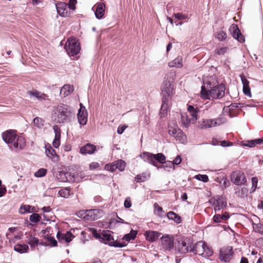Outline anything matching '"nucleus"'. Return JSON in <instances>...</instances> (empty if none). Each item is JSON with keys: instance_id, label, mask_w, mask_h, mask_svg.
I'll use <instances>...</instances> for the list:
<instances>
[{"instance_id": "1", "label": "nucleus", "mask_w": 263, "mask_h": 263, "mask_svg": "<svg viewBox=\"0 0 263 263\" xmlns=\"http://www.w3.org/2000/svg\"><path fill=\"white\" fill-rule=\"evenodd\" d=\"M74 114L71 108L65 104H60L54 107L52 118L57 123H65L70 121Z\"/></svg>"}, {"instance_id": "2", "label": "nucleus", "mask_w": 263, "mask_h": 263, "mask_svg": "<svg viewBox=\"0 0 263 263\" xmlns=\"http://www.w3.org/2000/svg\"><path fill=\"white\" fill-rule=\"evenodd\" d=\"M3 140L8 144H11L15 149H22L26 145L25 139L18 136L15 130L9 129L2 134Z\"/></svg>"}, {"instance_id": "3", "label": "nucleus", "mask_w": 263, "mask_h": 263, "mask_svg": "<svg viewBox=\"0 0 263 263\" xmlns=\"http://www.w3.org/2000/svg\"><path fill=\"white\" fill-rule=\"evenodd\" d=\"M90 231L96 239H98L101 242L105 244H108L110 246L119 248L125 247L126 245L124 242L122 243L115 241L111 234V231H103L102 233L99 234L97 233V230L94 228L90 229Z\"/></svg>"}, {"instance_id": "4", "label": "nucleus", "mask_w": 263, "mask_h": 263, "mask_svg": "<svg viewBox=\"0 0 263 263\" xmlns=\"http://www.w3.org/2000/svg\"><path fill=\"white\" fill-rule=\"evenodd\" d=\"M226 87L225 86L221 84L210 89L209 91H204L203 90L201 91V96L202 98L204 99H219L224 97L225 94Z\"/></svg>"}, {"instance_id": "5", "label": "nucleus", "mask_w": 263, "mask_h": 263, "mask_svg": "<svg viewBox=\"0 0 263 263\" xmlns=\"http://www.w3.org/2000/svg\"><path fill=\"white\" fill-rule=\"evenodd\" d=\"M174 86L173 82L165 80L161 86L162 98V104L161 109L166 108L169 100L173 95Z\"/></svg>"}, {"instance_id": "6", "label": "nucleus", "mask_w": 263, "mask_h": 263, "mask_svg": "<svg viewBox=\"0 0 263 263\" xmlns=\"http://www.w3.org/2000/svg\"><path fill=\"white\" fill-rule=\"evenodd\" d=\"M168 128V134L174 137L176 140L179 141L182 143H184L186 141V135L178 128L176 121L174 120L169 122Z\"/></svg>"}, {"instance_id": "7", "label": "nucleus", "mask_w": 263, "mask_h": 263, "mask_svg": "<svg viewBox=\"0 0 263 263\" xmlns=\"http://www.w3.org/2000/svg\"><path fill=\"white\" fill-rule=\"evenodd\" d=\"M65 48L69 55L73 56L80 51V44L76 38L70 37L67 40Z\"/></svg>"}, {"instance_id": "8", "label": "nucleus", "mask_w": 263, "mask_h": 263, "mask_svg": "<svg viewBox=\"0 0 263 263\" xmlns=\"http://www.w3.org/2000/svg\"><path fill=\"white\" fill-rule=\"evenodd\" d=\"M78 216L85 220H95L100 217V212L97 209L81 211L79 212Z\"/></svg>"}, {"instance_id": "9", "label": "nucleus", "mask_w": 263, "mask_h": 263, "mask_svg": "<svg viewBox=\"0 0 263 263\" xmlns=\"http://www.w3.org/2000/svg\"><path fill=\"white\" fill-rule=\"evenodd\" d=\"M191 248V243L187 238L180 237L177 239V248L181 253H186ZM192 251V249H190Z\"/></svg>"}, {"instance_id": "10", "label": "nucleus", "mask_w": 263, "mask_h": 263, "mask_svg": "<svg viewBox=\"0 0 263 263\" xmlns=\"http://www.w3.org/2000/svg\"><path fill=\"white\" fill-rule=\"evenodd\" d=\"M231 181L236 185H241L245 184L247 179L243 172L240 171H235L231 174Z\"/></svg>"}, {"instance_id": "11", "label": "nucleus", "mask_w": 263, "mask_h": 263, "mask_svg": "<svg viewBox=\"0 0 263 263\" xmlns=\"http://www.w3.org/2000/svg\"><path fill=\"white\" fill-rule=\"evenodd\" d=\"M203 85L201 87V91L204 90V91H209L210 89L217 86L218 81L215 77H206L203 78Z\"/></svg>"}, {"instance_id": "12", "label": "nucleus", "mask_w": 263, "mask_h": 263, "mask_svg": "<svg viewBox=\"0 0 263 263\" xmlns=\"http://www.w3.org/2000/svg\"><path fill=\"white\" fill-rule=\"evenodd\" d=\"M232 248L230 246L224 247L220 250L219 259L221 261L228 262L232 259Z\"/></svg>"}, {"instance_id": "13", "label": "nucleus", "mask_w": 263, "mask_h": 263, "mask_svg": "<svg viewBox=\"0 0 263 263\" xmlns=\"http://www.w3.org/2000/svg\"><path fill=\"white\" fill-rule=\"evenodd\" d=\"M195 249L199 254L204 253L208 256H211L213 254V251L203 241L198 242L195 245Z\"/></svg>"}, {"instance_id": "14", "label": "nucleus", "mask_w": 263, "mask_h": 263, "mask_svg": "<svg viewBox=\"0 0 263 263\" xmlns=\"http://www.w3.org/2000/svg\"><path fill=\"white\" fill-rule=\"evenodd\" d=\"M174 241V237L167 234L163 236L160 239L162 247L166 250H171L173 248Z\"/></svg>"}, {"instance_id": "15", "label": "nucleus", "mask_w": 263, "mask_h": 263, "mask_svg": "<svg viewBox=\"0 0 263 263\" xmlns=\"http://www.w3.org/2000/svg\"><path fill=\"white\" fill-rule=\"evenodd\" d=\"M227 202L226 198L222 196H217L214 198L213 205L215 212L219 211L226 208Z\"/></svg>"}, {"instance_id": "16", "label": "nucleus", "mask_w": 263, "mask_h": 263, "mask_svg": "<svg viewBox=\"0 0 263 263\" xmlns=\"http://www.w3.org/2000/svg\"><path fill=\"white\" fill-rule=\"evenodd\" d=\"M229 31L232 36L234 39H237L239 42L243 43L245 42V37L241 33L237 25H231L229 28Z\"/></svg>"}, {"instance_id": "17", "label": "nucleus", "mask_w": 263, "mask_h": 263, "mask_svg": "<svg viewBox=\"0 0 263 263\" xmlns=\"http://www.w3.org/2000/svg\"><path fill=\"white\" fill-rule=\"evenodd\" d=\"M78 120L81 125L86 124L87 122V111L82 104H80V107L79 110L78 115Z\"/></svg>"}, {"instance_id": "18", "label": "nucleus", "mask_w": 263, "mask_h": 263, "mask_svg": "<svg viewBox=\"0 0 263 263\" xmlns=\"http://www.w3.org/2000/svg\"><path fill=\"white\" fill-rule=\"evenodd\" d=\"M92 9L95 11L96 17L98 19H101L104 15L105 5L103 3H98L93 7Z\"/></svg>"}, {"instance_id": "19", "label": "nucleus", "mask_w": 263, "mask_h": 263, "mask_svg": "<svg viewBox=\"0 0 263 263\" xmlns=\"http://www.w3.org/2000/svg\"><path fill=\"white\" fill-rule=\"evenodd\" d=\"M58 13L62 16H66L68 14L67 4L63 2H59L55 4Z\"/></svg>"}, {"instance_id": "20", "label": "nucleus", "mask_w": 263, "mask_h": 263, "mask_svg": "<svg viewBox=\"0 0 263 263\" xmlns=\"http://www.w3.org/2000/svg\"><path fill=\"white\" fill-rule=\"evenodd\" d=\"M57 237L59 241H64L66 242H69L74 237V236L70 232H67L66 233H61L58 232Z\"/></svg>"}, {"instance_id": "21", "label": "nucleus", "mask_w": 263, "mask_h": 263, "mask_svg": "<svg viewBox=\"0 0 263 263\" xmlns=\"http://www.w3.org/2000/svg\"><path fill=\"white\" fill-rule=\"evenodd\" d=\"M53 129L55 134V137L52 142V145L54 148H58L60 145L61 130L57 125L54 126Z\"/></svg>"}, {"instance_id": "22", "label": "nucleus", "mask_w": 263, "mask_h": 263, "mask_svg": "<svg viewBox=\"0 0 263 263\" xmlns=\"http://www.w3.org/2000/svg\"><path fill=\"white\" fill-rule=\"evenodd\" d=\"M199 128L200 129L210 128L215 127L214 119H203L199 122Z\"/></svg>"}, {"instance_id": "23", "label": "nucleus", "mask_w": 263, "mask_h": 263, "mask_svg": "<svg viewBox=\"0 0 263 263\" xmlns=\"http://www.w3.org/2000/svg\"><path fill=\"white\" fill-rule=\"evenodd\" d=\"M96 150V146L92 144L87 143L82 146L80 148V153L82 154H92Z\"/></svg>"}, {"instance_id": "24", "label": "nucleus", "mask_w": 263, "mask_h": 263, "mask_svg": "<svg viewBox=\"0 0 263 263\" xmlns=\"http://www.w3.org/2000/svg\"><path fill=\"white\" fill-rule=\"evenodd\" d=\"M46 154L47 156L50 158L53 161L57 162L58 160V156L56 154L54 149L51 146V145H46Z\"/></svg>"}, {"instance_id": "25", "label": "nucleus", "mask_w": 263, "mask_h": 263, "mask_svg": "<svg viewBox=\"0 0 263 263\" xmlns=\"http://www.w3.org/2000/svg\"><path fill=\"white\" fill-rule=\"evenodd\" d=\"M140 156L145 162H148L154 166V154L148 152H144Z\"/></svg>"}, {"instance_id": "26", "label": "nucleus", "mask_w": 263, "mask_h": 263, "mask_svg": "<svg viewBox=\"0 0 263 263\" xmlns=\"http://www.w3.org/2000/svg\"><path fill=\"white\" fill-rule=\"evenodd\" d=\"M230 218V216L228 213L225 212L223 214H215L213 218V221L215 222H222L227 220Z\"/></svg>"}, {"instance_id": "27", "label": "nucleus", "mask_w": 263, "mask_h": 263, "mask_svg": "<svg viewBox=\"0 0 263 263\" xmlns=\"http://www.w3.org/2000/svg\"><path fill=\"white\" fill-rule=\"evenodd\" d=\"M241 80L243 84V92L246 96H251V90L249 87V82L243 76H241Z\"/></svg>"}, {"instance_id": "28", "label": "nucleus", "mask_w": 263, "mask_h": 263, "mask_svg": "<svg viewBox=\"0 0 263 263\" xmlns=\"http://www.w3.org/2000/svg\"><path fill=\"white\" fill-rule=\"evenodd\" d=\"M160 235L161 233L156 231L146 232L145 234L146 240L151 242L156 240Z\"/></svg>"}, {"instance_id": "29", "label": "nucleus", "mask_w": 263, "mask_h": 263, "mask_svg": "<svg viewBox=\"0 0 263 263\" xmlns=\"http://www.w3.org/2000/svg\"><path fill=\"white\" fill-rule=\"evenodd\" d=\"M73 91V87L70 85H64L61 89L60 95L62 97L69 96Z\"/></svg>"}, {"instance_id": "30", "label": "nucleus", "mask_w": 263, "mask_h": 263, "mask_svg": "<svg viewBox=\"0 0 263 263\" xmlns=\"http://www.w3.org/2000/svg\"><path fill=\"white\" fill-rule=\"evenodd\" d=\"M182 59V57L178 56L174 60L169 62L168 63V66L170 67L181 68L183 66Z\"/></svg>"}, {"instance_id": "31", "label": "nucleus", "mask_w": 263, "mask_h": 263, "mask_svg": "<svg viewBox=\"0 0 263 263\" xmlns=\"http://www.w3.org/2000/svg\"><path fill=\"white\" fill-rule=\"evenodd\" d=\"M187 110L192 116L193 123H194L197 119L198 110L197 108H195L192 105H189L187 107Z\"/></svg>"}, {"instance_id": "32", "label": "nucleus", "mask_w": 263, "mask_h": 263, "mask_svg": "<svg viewBox=\"0 0 263 263\" xmlns=\"http://www.w3.org/2000/svg\"><path fill=\"white\" fill-rule=\"evenodd\" d=\"M181 116V122L182 125L185 127H189L190 125L191 122H193L192 118L190 119L186 114H182Z\"/></svg>"}, {"instance_id": "33", "label": "nucleus", "mask_w": 263, "mask_h": 263, "mask_svg": "<svg viewBox=\"0 0 263 263\" xmlns=\"http://www.w3.org/2000/svg\"><path fill=\"white\" fill-rule=\"evenodd\" d=\"M28 93L30 96H33L37 99L41 100H46L48 98V96L46 94L41 93V92H39L37 90L29 91Z\"/></svg>"}, {"instance_id": "34", "label": "nucleus", "mask_w": 263, "mask_h": 263, "mask_svg": "<svg viewBox=\"0 0 263 263\" xmlns=\"http://www.w3.org/2000/svg\"><path fill=\"white\" fill-rule=\"evenodd\" d=\"M154 157L155 166H157V161L159 162L161 164H163L165 161V156L162 153H158L157 154H154Z\"/></svg>"}, {"instance_id": "35", "label": "nucleus", "mask_w": 263, "mask_h": 263, "mask_svg": "<svg viewBox=\"0 0 263 263\" xmlns=\"http://www.w3.org/2000/svg\"><path fill=\"white\" fill-rule=\"evenodd\" d=\"M167 217L169 219L174 220L177 223L181 222V217L174 212H169L167 214Z\"/></svg>"}, {"instance_id": "36", "label": "nucleus", "mask_w": 263, "mask_h": 263, "mask_svg": "<svg viewBox=\"0 0 263 263\" xmlns=\"http://www.w3.org/2000/svg\"><path fill=\"white\" fill-rule=\"evenodd\" d=\"M28 246L27 245L17 244L14 246V250L20 253H24L28 251Z\"/></svg>"}, {"instance_id": "37", "label": "nucleus", "mask_w": 263, "mask_h": 263, "mask_svg": "<svg viewBox=\"0 0 263 263\" xmlns=\"http://www.w3.org/2000/svg\"><path fill=\"white\" fill-rule=\"evenodd\" d=\"M181 157L178 155L173 161H167V164H169L170 168H173V169H174V165L179 164L181 162Z\"/></svg>"}, {"instance_id": "38", "label": "nucleus", "mask_w": 263, "mask_h": 263, "mask_svg": "<svg viewBox=\"0 0 263 263\" xmlns=\"http://www.w3.org/2000/svg\"><path fill=\"white\" fill-rule=\"evenodd\" d=\"M59 194L60 196L64 198H68L71 194L70 193V190L68 187L62 189L59 191Z\"/></svg>"}, {"instance_id": "39", "label": "nucleus", "mask_w": 263, "mask_h": 263, "mask_svg": "<svg viewBox=\"0 0 263 263\" xmlns=\"http://www.w3.org/2000/svg\"><path fill=\"white\" fill-rule=\"evenodd\" d=\"M253 230L256 232L258 233L263 235V224L261 223H253Z\"/></svg>"}, {"instance_id": "40", "label": "nucleus", "mask_w": 263, "mask_h": 263, "mask_svg": "<svg viewBox=\"0 0 263 263\" xmlns=\"http://www.w3.org/2000/svg\"><path fill=\"white\" fill-rule=\"evenodd\" d=\"M137 234V231L132 230L129 233L124 235V239H125L126 241H129L131 240H134L136 237Z\"/></svg>"}, {"instance_id": "41", "label": "nucleus", "mask_w": 263, "mask_h": 263, "mask_svg": "<svg viewBox=\"0 0 263 263\" xmlns=\"http://www.w3.org/2000/svg\"><path fill=\"white\" fill-rule=\"evenodd\" d=\"M117 169L120 171H123L125 170L126 163L122 160H118L115 161Z\"/></svg>"}, {"instance_id": "42", "label": "nucleus", "mask_w": 263, "mask_h": 263, "mask_svg": "<svg viewBox=\"0 0 263 263\" xmlns=\"http://www.w3.org/2000/svg\"><path fill=\"white\" fill-rule=\"evenodd\" d=\"M214 124H215V127L219 126L222 124H224L226 122L227 119L226 118L223 117H219L217 118L214 119Z\"/></svg>"}, {"instance_id": "43", "label": "nucleus", "mask_w": 263, "mask_h": 263, "mask_svg": "<svg viewBox=\"0 0 263 263\" xmlns=\"http://www.w3.org/2000/svg\"><path fill=\"white\" fill-rule=\"evenodd\" d=\"M27 242L31 247H34L37 245L39 239L36 237L30 236L27 240Z\"/></svg>"}, {"instance_id": "44", "label": "nucleus", "mask_w": 263, "mask_h": 263, "mask_svg": "<svg viewBox=\"0 0 263 263\" xmlns=\"http://www.w3.org/2000/svg\"><path fill=\"white\" fill-rule=\"evenodd\" d=\"M216 37L219 41H223L226 40L227 37V33L223 31H220L219 32H217L216 34Z\"/></svg>"}, {"instance_id": "45", "label": "nucleus", "mask_w": 263, "mask_h": 263, "mask_svg": "<svg viewBox=\"0 0 263 263\" xmlns=\"http://www.w3.org/2000/svg\"><path fill=\"white\" fill-rule=\"evenodd\" d=\"M34 124L38 128H41L44 125V121L39 117H36L33 120Z\"/></svg>"}, {"instance_id": "46", "label": "nucleus", "mask_w": 263, "mask_h": 263, "mask_svg": "<svg viewBox=\"0 0 263 263\" xmlns=\"http://www.w3.org/2000/svg\"><path fill=\"white\" fill-rule=\"evenodd\" d=\"M258 183V179L256 177L252 178V187L250 190V193H253L256 189Z\"/></svg>"}, {"instance_id": "47", "label": "nucleus", "mask_w": 263, "mask_h": 263, "mask_svg": "<svg viewBox=\"0 0 263 263\" xmlns=\"http://www.w3.org/2000/svg\"><path fill=\"white\" fill-rule=\"evenodd\" d=\"M195 178L203 182H207L209 181V177L206 175L198 174L195 176Z\"/></svg>"}, {"instance_id": "48", "label": "nucleus", "mask_w": 263, "mask_h": 263, "mask_svg": "<svg viewBox=\"0 0 263 263\" xmlns=\"http://www.w3.org/2000/svg\"><path fill=\"white\" fill-rule=\"evenodd\" d=\"M155 207V213L159 216H162L163 210L162 208L158 205L157 203H155L154 204Z\"/></svg>"}, {"instance_id": "49", "label": "nucleus", "mask_w": 263, "mask_h": 263, "mask_svg": "<svg viewBox=\"0 0 263 263\" xmlns=\"http://www.w3.org/2000/svg\"><path fill=\"white\" fill-rule=\"evenodd\" d=\"M47 173V170L45 168H40L34 174V176L36 177H42L44 176Z\"/></svg>"}, {"instance_id": "50", "label": "nucleus", "mask_w": 263, "mask_h": 263, "mask_svg": "<svg viewBox=\"0 0 263 263\" xmlns=\"http://www.w3.org/2000/svg\"><path fill=\"white\" fill-rule=\"evenodd\" d=\"M31 206L29 205H25L22 206L20 209V213L25 214L26 213H31Z\"/></svg>"}, {"instance_id": "51", "label": "nucleus", "mask_w": 263, "mask_h": 263, "mask_svg": "<svg viewBox=\"0 0 263 263\" xmlns=\"http://www.w3.org/2000/svg\"><path fill=\"white\" fill-rule=\"evenodd\" d=\"M41 216L38 214H33L30 216L29 219L32 222L36 223L40 220Z\"/></svg>"}, {"instance_id": "52", "label": "nucleus", "mask_w": 263, "mask_h": 263, "mask_svg": "<svg viewBox=\"0 0 263 263\" xmlns=\"http://www.w3.org/2000/svg\"><path fill=\"white\" fill-rule=\"evenodd\" d=\"M115 161L112 163L107 164L105 165V168L106 170L114 172L116 170H117Z\"/></svg>"}, {"instance_id": "53", "label": "nucleus", "mask_w": 263, "mask_h": 263, "mask_svg": "<svg viewBox=\"0 0 263 263\" xmlns=\"http://www.w3.org/2000/svg\"><path fill=\"white\" fill-rule=\"evenodd\" d=\"M241 144L243 146H247L250 148L254 147L255 146L253 140L250 141H242L241 142Z\"/></svg>"}, {"instance_id": "54", "label": "nucleus", "mask_w": 263, "mask_h": 263, "mask_svg": "<svg viewBox=\"0 0 263 263\" xmlns=\"http://www.w3.org/2000/svg\"><path fill=\"white\" fill-rule=\"evenodd\" d=\"M228 50L227 47H222L219 49H217L215 52L218 55H223Z\"/></svg>"}, {"instance_id": "55", "label": "nucleus", "mask_w": 263, "mask_h": 263, "mask_svg": "<svg viewBox=\"0 0 263 263\" xmlns=\"http://www.w3.org/2000/svg\"><path fill=\"white\" fill-rule=\"evenodd\" d=\"M174 16L176 18L179 20H183L187 18V16L185 14H182L180 13H175Z\"/></svg>"}, {"instance_id": "56", "label": "nucleus", "mask_w": 263, "mask_h": 263, "mask_svg": "<svg viewBox=\"0 0 263 263\" xmlns=\"http://www.w3.org/2000/svg\"><path fill=\"white\" fill-rule=\"evenodd\" d=\"M146 177L144 175H138L135 177V180L137 182H143L145 180Z\"/></svg>"}, {"instance_id": "57", "label": "nucleus", "mask_w": 263, "mask_h": 263, "mask_svg": "<svg viewBox=\"0 0 263 263\" xmlns=\"http://www.w3.org/2000/svg\"><path fill=\"white\" fill-rule=\"evenodd\" d=\"M77 2V0H69L68 4V8L70 9L74 10L75 9V4Z\"/></svg>"}, {"instance_id": "58", "label": "nucleus", "mask_w": 263, "mask_h": 263, "mask_svg": "<svg viewBox=\"0 0 263 263\" xmlns=\"http://www.w3.org/2000/svg\"><path fill=\"white\" fill-rule=\"evenodd\" d=\"M127 127V126L126 125H120L118 128L117 133L120 135L122 134Z\"/></svg>"}, {"instance_id": "59", "label": "nucleus", "mask_w": 263, "mask_h": 263, "mask_svg": "<svg viewBox=\"0 0 263 263\" xmlns=\"http://www.w3.org/2000/svg\"><path fill=\"white\" fill-rule=\"evenodd\" d=\"M48 241L52 247H55L57 245V241L53 237H48Z\"/></svg>"}, {"instance_id": "60", "label": "nucleus", "mask_w": 263, "mask_h": 263, "mask_svg": "<svg viewBox=\"0 0 263 263\" xmlns=\"http://www.w3.org/2000/svg\"><path fill=\"white\" fill-rule=\"evenodd\" d=\"M68 173H65L64 172H60L59 173V175L62 177L61 180L62 181L65 182L67 180L66 175Z\"/></svg>"}, {"instance_id": "61", "label": "nucleus", "mask_w": 263, "mask_h": 263, "mask_svg": "<svg viewBox=\"0 0 263 263\" xmlns=\"http://www.w3.org/2000/svg\"><path fill=\"white\" fill-rule=\"evenodd\" d=\"M100 166L99 163L98 162H92L89 164V167L91 170H94Z\"/></svg>"}, {"instance_id": "62", "label": "nucleus", "mask_w": 263, "mask_h": 263, "mask_svg": "<svg viewBox=\"0 0 263 263\" xmlns=\"http://www.w3.org/2000/svg\"><path fill=\"white\" fill-rule=\"evenodd\" d=\"M124 206L126 208H129L132 206L131 202L129 198H126L124 201Z\"/></svg>"}, {"instance_id": "63", "label": "nucleus", "mask_w": 263, "mask_h": 263, "mask_svg": "<svg viewBox=\"0 0 263 263\" xmlns=\"http://www.w3.org/2000/svg\"><path fill=\"white\" fill-rule=\"evenodd\" d=\"M6 192L5 186L0 187V197H3Z\"/></svg>"}, {"instance_id": "64", "label": "nucleus", "mask_w": 263, "mask_h": 263, "mask_svg": "<svg viewBox=\"0 0 263 263\" xmlns=\"http://www.w3.org/2000/svg\"><path fill=\"white\" fill-rule=\"evenodd\" d=\"M232 143L230 142H228L227 141H223L221 142V145L223 147H226L228 146L232 145Z\"/></svg>"}]
</instances>
